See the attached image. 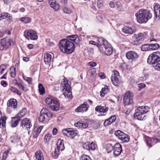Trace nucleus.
Returning <instances> with one entry per match:
<instances>
[{"label":"nucleus","mask_w":160,"mask_h":160,"mask_svg":"<svg viewBox=\"0 0 160 160\" xmlns=\"http://www.w3.org/2000/svg\"><path fill=\"white\" fill-rule=\"evenodd\" d=\"M88 126V124L87 122L82 123L81 124V128H86Z\"/></svg>","instance_id":"57"},{"label":"nucleus","mask_w":160,"mask_h":160,"mask_svg":"<svg viewBox=\"0 0 160 160\" xmlns=\"http://www.w3.org/2000/svg\"><path fill=\"white\" fill-rule=\"evenodd\" d=\"M160 142V140L156 138H150L147 137L146 138V143L148 146L150 148L153 145Z\"/></svg>","instance_id":"17"},{"label":"nucleus","mask_w":160,"mask_h":160,"mask_svg":"<svg viewBox=\"0 0 160 160\" xmlns=\"http://www.w3.org/2000/svg\"><path fill=\"white\" fill-rule=\"evenodd\" d=\"M51 135L50 134H47L46 135L44 138V141L45 142H48L51 137Z\"/></svg>","instance_id":"55"},{"label":"nucleus","mask_w":160,"mask_h":160,"mask_svg":"<svg viewBox=\"0 0 160 160\" xmlns=\"http://www.w3.org/2000/svg\"><path fill=\"white\" fill-rule=\"evenodd\" d=\"M89 144L90 142H87L85 143L82 144V147L84 149L89 150Z\"/></svg>","instance_id":"48"},{"label":"nucleus","mask_w":160,"mask_h":160,"mask_svg":"<svg viewBox=\"0 0 160 160\" xmlns=\"http://www.w3.org/2000/svg\"><path fill=\"white\" fill-rule=\"evenodd\" d=\"M7 68V66L5 64H2L0 66V75H2L4 72L5 70Z\"/></svg>","instance_id":"43"},{"label":"nucleus","mask_w":160,"mask_h":160,"mask_svg":"<svg viewBox=\"0 0 160 160\" xmlns=\"http://www.w3.org/2000/svg\"><path fill=\"white\" fill-rule=\"evenodd\" d=\"M1 84L3 86L5 87L8 85L7 82L5 81H2L1 82Z\"/></svg>","instance_id":"61"},{"label":"nucleus","mask_w":160,"mask_h":160,"mask_svg":"<svg viewBox=\"0 0 160 160\" xmlns=\"http://www.w3.org/2000/svg\"><path fill=\"white\" fill-rule=\"evenodd\" d=\"M62 10L65 13L67 14H70L72 12L71 10L66 7H64L63 8Z\"/></svg>","instance_id":"46"},{"label":"nucleus","mask_w":160,"mask_h":160,"mask_svg":"<svg viewBox=\"0 0 160 160\" xmlns=\"http://www.w3.org/2000/svg\"><path fill=\"white\" fill-rule=\"evenodd\" d=\"M89 108V105L86 102H84L83 104L78 107L75 109V111L77 112H86Z\"/></svg>","instance_id":"18"},{"label":"nucleus","mask_w":160,"mask_h":160,"mask_svg":"<svg viewBox=\"0 0 160 160\" xmlns=\"http://www.w3.org/2000/svg\"><path fill=\"white\" fill-rule=\"evenodd\" d=\"M141 50L142 51L150 50V44H144L142 45L141 47Z\"/></svg>","instance_id":"37"},{"label":"nucleus","mask_w":160,"mask_h":160,"mask_svg":"<svg viewBox=\"0 0 160 160\" xmlns=\"http://www.w3.org/2000/svg\"><path fill=\"white\" fill-rule=\"evenodd\" d=\"M10 90L12 92L17 93L19 95H20L21 94V93L15 87H11L10 88Z\"/></svg>","instance_id":"45"},{"label":"nucleus","mask_w":160,"mask_h":160,"mask_svg":"<svg viewBox=\"0 0 160 160\" xmlns=\"http://www.w3.org/2000/svg\"><path fill=\"white\" fill-rule=\"evenodd\" d=\"M35 157L36 160H44L43 154L42 152L39 150L36 152Z\"/></svg>","instance_id":"30"},{"label":"nucleus","mask_w":160,"mask_h":160,"mask_svg":"<svg viewBox=\"0 0 160 160\" xmlns=\"http://www.w3.org/2000/svg\"><path fill=\"white\" fill-rule=\"evenodd\" d=\"M61 88L63 91V94L65 98H70L72 94L70 92L71 88L68 83V80L63 79V83H61Z\"/></svg>","instance_id":"5"},{"label":"nucleus","mask_w":160,"mask_h":160,"mask_svg":"<svg viewBox=\"0 0 160 160\" xmlns=\"http://www.w3.org/2000/svg\"><path fill=\"white\" fill-rule=\"evenodd\" d=\"M118 139L120 140L123 143H127L130 140L128 135L124 132L122 134Z\"/></svg>","instance_id":"28"},{"label":"nucleus","mask_w":160,"mask_h":160,"mask_svg":"<svg viewBox=\"0 0 160 160\" xmlns=\"http://www.w3.org/2000/svg\"><path fill=\"white\" fill-rule=\"evenodd\" d=\"M7 104L8 107H11L15 109L17 108V102L16 99L11 98L8 102Z\"/></svg>","instance_id":"24"},{"label":"nucleus","mask_w":160,"mask_h":160,"mask_svg":"<svg viewBox=\"0 0 160 160\" xmlns=\"http://www.w3.org/2000/svg\"><path fill=\"white\" fill-rule=\"evenodd\" d=\"M122 151L121 145L119 143H117L114 145L113 154L116 156L120 155Z\"/></svg>","instance_id":"19"},{"label":"nucleus","mask_w":160,"mask_h":160,"mask_svg":"<svg viewBox=\"0 0 160 160\" xmlns=\"http://www.w3.org/2000/svg\"><path fill=\"white\" fill-rule=\"evenodd\" d=\"M97 4L99 8H102L103 7V4L102 0H98L97 2Z\"/></svg>","instance_id":"54"},{"label":"nucleus","mask_w":160,"mask_h":160,"mask_svg":"<svg viewBox=\"0 0 160 160\" xmlns=\"http://www.w3.org/2000/svg\"><path fill=\"white\" fill-rule=\"evenodd\" d=\"M7 19L8 21L10 22L12 19L11 14L7 12H2L0 14V21Z\"/></svg>","instance_id":"20"},{"label":"nucleus","mask_w":160,"mask_h":160,"mask_svg":"<svg viewBox=\"0 0 160 160\" xmlns=\"http://www.w3.org/2000/svg\"><path fill=\"white\" fill-rule=\"evenodd\" d=\"M114 146H113L112 144H108L107 146V150L108 153L111 152L114 150Z\"/></svg>","instance_id":"44"},{"label":"nucleus","mask_w":160,"mask_h":160,"mask_svg":"<svg viewBox=\"0 0 160 160\" xmlns=\"http://www.w3.org/2000/svg\"><path fill=\"white\" fill-rule=\"evenodd\" d=\"M150 50H157L159 48V45L157 43L150 44Z\"/></svg>","instance_id":"42"},{"label":"nucleus","mask_w":160,"mask_h":160,"mask_svg":"<svg viewBox=\"0 0 160 160\" xmlns=\"http://www.w3.org/2000/svg\"><path fill=\"white\" fill-rule=\"evenodd\" d=\"M149 109L148 106L138 107L135 110L134 115V118L139 120H143L145 116V114L149 111Z\"/></svg>","instance_id":"4"},{"label":"nucleus","mask_w":160,"mask_h":160,"mask_svg":"<svg viewBox=\"0 0 160 160\" xmlns=\"http://www.w3.org/2000/svg\"><path fill=\"white\" fill-rule=\"evenodd\" d=\"M12 42L13 39L11 38H5L0 40V50L9 48Z\"/></svg>","instance_id":"10"},{"label":"nucleus","mask_w":160,"mask_h":160,"mask_svg":"<svg viewBox=\"0 0 160 160\" xmlns=\"http://www.w3.org/2000/svg\"><path fill=\"white\" fill-rule=\"evenodd\" d=\"M154 67V68L156 70L158 71H160V60L157 63L153 66Z\"/></svg>","instance_id":"52"},{"label":"nucleus","mask_w":160,"mask_h":160,"mask_svg":"<svg viewBox=\"0 0 160 160\" xmlns=\"http://www.w3.org/2000/svg\"><path fill=\"white\" fill-rule=\"evenodd\" d=\"M51 7L54 9L55 11H58L59 9V5L56 3V2H52L50 4Z\"/></svg>","instance_id":"41"},{"label":"nucleus","mask_w":160,"mask_h":160,"mask_svg":"<svg viewBox=\"0 0 160 160\" xmlns=\"http://www.w3.org/2000/svg\"><path fill=\"white\" fill-rule=\"evenodd\" d=\"M21 119L20 117H19L17 115L16 117L12 118L11 127L12 128L16 127L18 125Z\"/></svg>","instance_id":"25"},{"label":"nucleus","mask_w":160,"mask_h":160,"mask_svg":"<svg viewBox=\"0 0 160 160\" xmlns=\"http://www.w3.org/2000/svg\"><path fill=\"white\" fill-rule=\"evenodd\" d=\"M112 83L115 86H117L119 83L120 76L119 73L117 71H114L111 78Z\"/></svg>","instance_id":"13"},{"label":"nucleus","mask_w":160,"mask_h":160,"mask_svg":"<svg viewBox=\"0 0 160 160\" xmlns=\"http://www.w3.org/2000/svg\"><path fill=\"white\" fill-rule=\"evenodd\" d=\"M136 19L139 23H145L152 17L150 12L147 9H141L137 12L135 14Z\"/></svg>","instance_id":"2"},{"label":"nucleus","mask_w":160,"mask_h":160,"mask_svg":"<svg viewBox=\"0 0 160 160\" xmlns=\"http://www.w3.org/2000/svg\"><path fill=\"white\" fill-rule=\"evenodd\" d=\"M23 79L29 84H31L32 82V79L30 78H28L26 77H23Z\"/></svg>","instance_id":"56"},{"label":"nucleus","mask_w":160,"mask_h":160,"mask_svg":"<svg viewBox=\"0 0 160 160\" xmlns=\"http://www.w3.org/2000/svg\"><path fill=\"white\" fill-rule=\"evenodd\" d=\"M145 86V84L143 83H140L138 84V87L139 89L143 88Z\"/></svg>","instance_id":"58"},{"label":"nucleus","mask_w":160,"mask_h":160,"mask_svg":"<svg viewBox=\"0 0 160 160\" xmlns=\"http://www.w3.org/2000/svg\"><path fill=\"white\" fill-rule=\"evenodd\" d=\"M67 39L70 41L76 44H78L80 41V37H79L77 35H73L70 36H68L67 37Z\"/></svg>","instance_id":"21"},{"label":"nucleus","mask_w":160,"mask_h":160,"mask_svg":"<svg viewBox=\"0 0 160 160\" xmlns=\"http://www.w3.org/2000/svg\"><path fill=\"white\" fill-rule=\"evenodd\" d=\"M52 112L46 108H43L40 112L38 118L39 121L43 122L48 118H52Z\"/></svg>","instance_id":"8"},{"label":"nucleus","mask_w":160,"mask_h":160,"mask_svg":"<svg viewBox=\"0 0 160 160\" xmlns=\"http://www.w3.org/2000/svg\"><path fill=\"white\" fill-rule=\"evenodd\" d=\"M98 76L102 78H104L105 77L104 73L102 72L99 73H98Z\"/></svg>","instance_id":"62"},{"label":"nucleus","mask_w":160,"mask_h":160,"mask_svg":"<svg viewBox=\"0 0 160 160\" xmlns=\"http://www.w3.org/2000/svg\"><path fill=\"white\" fill-rule=\"evenodd\" d=\"M31 122V120L29 118H25L21 121L20 126L23 129H26L27 130H29L32 126Z\"/></svg>","instance_id":"14"},{"label":"nucleus","mask_w":160,"mask_h":160,"mask_svg":"<svg viewBox=\"0 0 160 160\" xmlns=\"http://www.w3.org/2000/svg\"><path fill=\"white\" fill-rule=\"evenodd\" d=\"M21 88V89L22 90L25 91H26L27 90V89L26 88V87H24L23 85H22V84L20 85V87L19 88Z\"/></svg>","instance_id":"64"},{"label":"nucleus","mask_w":160,"mask_h":160,"mask_svg":"<svg viewBox=\"0 0 160 160\" xmlns=\"http://www.w3.org/2000/svg\"><path fill=\"white\" fill-rule=\"evenodd\" d=\"M9 151L8 150L3 152L2 153V160H6L7 159Z\"/></svg>","instance_id":"47"},{"label":"nucleus","mask_w":160,"mask_h":160,"mask_svg":"<svg viewBox=\"0 0 160 160\" xmlns=\"http://www.w3.org/2000/svg\"><path fill=\"white\" fill-rule=\"evenodd\" d=\"M109 90L108 86L105 87L104 88H102V91H100V95L102 97L104 96V95L107 93L108 92Z\"/></svg>","instance_id":"39"},{"label":"nucleus","mask_w":160,"mask_h":160,"mask_svg":"<svg viewBox=\"0 0 160 160\" xmlns=\"http://www.w3.org/2000/svg\"><path fill=\"white\" fill-rule=\"evenodd\" d=\"M27 109L26 108H23L22 110L17 115L19 117H20L21 119L22 117L25 116L27 113Z\"/></svg>","instance_id":"35"},{"label":"nucleus","mask_w":160,"mask_h":160,"mask_svg":"<svg viewBox=\"0 0 160 160\" xmlns=\"http://www.w3.org/2000/svg\"><path fill=\"white\" fill-rule=\"evenodd\" d=\"M38 87L40 94L43 95L45 93V90L42 85L41 83H39L38 84Z\"/></svg>","instance_id":"40"},{"label":"nucleus","mask_w":160,"mask_h":160,"mask_svg":"<svg viewBox=\"0 0 160 160\" xmlns=\"http://www.w3.org/2000/svg\"><path fill=\"white\" fill-rule=\"evenodd\" d=\"M89 150H94L96 149V145L93 143V142H92L90 144H89Z\"/></svg>","instance_id":"51"},{"label":"nucleus","mask_w":160,"mask_h":160,"mask_svg":"<svg viewBox=\"0 0 160 160\" xmlns=\"http://www.w3.org/2000/svg\"><path fill=\"white\" fill-rule=\"evenodd\" d=\"M45 102L52 110L55 111L59 110L60 104L58 100H53L50 98H47L46 99Z\"/></svg>","instance_id":"6"},{"label":"nucleus","mask_w":160,"mask_h":160,"mask_svg":"<svg viewBox=\"0 0 160 160\" xmlns=\"http://www.w3.org/2000/svg\"><path fill=\"white\" fill-rule=\"evenodd\" d=\"M82 123V122H77L75 123L74 125L76 127L81 128Z\"/></svg>","instance_id":"60"},{"label":"nucleus","mask_w":160,"mask_h":160,"mask_svg":"<svg viewBox=\"0 0 160 160\" xmlns=\"http://www.w3.org/2000/svg\"><path fill=\"white\" fill-rule=\"evenodd\" d=\"M42 128V127L41 126L38 128H35L34 130V132L33 135V137L34 138H37L39 133Z\"/></svg>","instance_id":"29"},{"label":"nucleus","mask_w":160,"mask_h":160,"mask_svg":"<svg viewBox=\"0 0 160 160\" xmlns=\"http://www.w3.org/2000/svg\"><path fill=\"white\" fill-rule=\"evenodd\" d=\"M126 56L127 58L131 62L135 61L138 57V54L133 51L128 52H127Z\"/></svg>","instance_id":"15"},{"label":"nucleus","mask_w":160,"mask_h":160,"mask_svg":"<svg viewBox=\"0 0 160 160\" xmlns=\"http://www.w3.org/2000/svg\"><path fill=\"white\" fill-rule=\"evenodd\" d=\"M116 119L115 116H112L108 119L106 120L104 122V125L105 126H108L113 123Z\"/></svg>","instance_id":"26"},{"label":"nucleus","mask_w":160,"mask_h":160,"mask_svg":"<svg viewBox=\"0 0 160 160\" xmlns=\"http://www.w3.org/2000/svg\"><path fill=\"white\" fill-rule=\"evenodd\" d=\"M60 150H61L57 147L55 148L54 153L52 154V157L56 159L58 158L60 154L59 151Z\"/></svg>","instance_id":"34"},{"label":"nucleus","mask_w":160,"mask_h":160,"mask_svg":"<svg viewBox=\"0 0 160 160\" xmlns=\"http://www.w3.org/2000/svg\"><path fill=\"white\" fill-rule=\"evenodd\" d=\"M88 65L92 67H95L96 65L97 64L95 62H91L88 63Z\"/></svg>","instance_id":"59"},{"label":"nucleus","mask_w":160,"mask_h":160,"mask_svg":"<svg viewBox=\"0 0 160 160\" xmlns=\"http://www.w3.org/2000/svg\"><path fill=\"white\" fill-rule=\"evenodd\" d=\"M154 11L156 19L158 20L160 18V5L159 4L157 3L155 5Z\"/></svg>","instance_id":"23"},{"label":"nucleus","mask_w":160,"mask_h":160,"mask_svg":"<svg viewBox=\"0 0 160 160\" xmlns=\"http://www.w3.org/2000/svg\"><path fill=\"white\" fill-rule=\"evenodd\" d=\"M122 31L126 34H132L135 32L136 31L134 28L125 26L122 29Z\"/></svg>","instance_id":"22"},{"label":"nucleus","mask_w":160,"mask_h":160,"mask_svg":"<svg viewBox=\"0 0 160 160\" xmlns=\"http://www.w3.org/2000/svg\"><path fill=\"white\" fill-rule=\"evenodd\" d=\"M132 44L134 45H139L141 44L144 40V34L139 32L138 34H134L132 37Z\"/></svg>","instance_id":"9"},{"label":"nucleus","mask_w":160,"mask_h":160,"mask_svg":"<svg viewBox=\"0 0 160 160\" xmlns=\"http://www.w3.org/2000/svg\"><path fill=\"white\" fill-rule=\"evenodd\" d=\"M108 110V108L106 106H98L95 108V110L96 111L100 112L105 113Z\"/></svg>","instance_id":"27"},{"label":"nucleus","mask_w":160,"mask_h":160,"mask_svg":"<svg viewBox=\"0 0 160 160\" xmlns=\"http://www.w3.org/2000/svg\"><path fill=\"white\" fill-rule=\"evenodd\" d=\"M159 61H160V52L157 51L153 52L149 55L147 62L148 63L152 64L153 66Z\"/></svg>","instance_id":"7"},{"label":"nucleus","mask_w":160,"mask_h":160,"mask_svg":"<svg viewBox=\"0 0 160 160\" xmlns=\"http://www.w3.org/2000/svg\"><path fill=\"white\" fill-rule=\"evenodd\" d=\"M123 133V132L121 131L120 130H117L115 132L114 134L118 138H119L122 134Z\"/></svg>","instance_id":"53"},{"label":"nucleus","mask_w":160,"mask_h":160,"mask_svg":"<svg viewBox=\"0 0 160 160\" xmlns=\"http://www.w3.org/2000/svg\"><path fill=\"white\" fill-rule=\"evenodd\" d=\"M59 45L61 51L63 53L67 54L72 53L75 49L73 42L68 40V39H63L60 40Z\"/></svg>","instance_id":"1"},{"label":"nucleus","mask_w":160,"mask_h":160,"mask_svg":"<svg viewBox=\"0 0 160 160\" xmlns=\"http://www.w3.org/2000/svg\"><path fill=\"white\" fill-rule=\"evenodd\" d=\"M70 129H66L62 130V133L67 136L71 138H73L78 133V132L77 130H70Z\"/></svg>","instance_id":"16"},{"label":"nucleus","mask_w":160,"mask_h":160,"mask_svg":"<svg viewBox=\"0 0 160 160\" xmlns=\"http://www.w3.org/2000/svg\"><path fill=\"white\" fill-rule=\"evenodd\" d=\"M64 142L63 140L61 141V140L59 139L56 144L57 145V147L60 149L61 151H62L65 149V147L64 143L62 142Z\"/></svg>","instance_id":"32"},{"label":"nucleus","mask_w":160,"mask_h":160,"mask_svg":"<svg viewBox=\"0 0 160 160\" xmlns=\"http://www.w3.org/2000/svg\"><path fill=\"white\" fill-rule=\"evenodd\" d=\"M80 160H91L89 156L83 155L80 158Z\"/></svg>","instance_id":"50"},{"label":"nucleus","mask_w":160,"mask_h":160,"mask_svg":"<svg viewBox=\"0 0 160 160\" xmlns=\"http://www.w3.org/2000/svg\"><path fill=\"white\" fill-rule=\"evenodd\" d=\"M109 6L111 8H114L115 7L114 3L113 2H110L109 4Z\"/></svg>","instance_id":"63"},{"label":"nucleus","mask_w":160,"mask_h":160,"mask_svg":"<svg viewBox=\"0 0 160 160\" xmlns=\"http://www.w3.org/2000/svg\"><path fill=\"white\" fill-rule=\"evenodd\" d=\"M98 41L101 43L100 50L104 52L107 55H110L112 54L113 52L112 47L110 44L108 43L107 41L103 38L100 37L98 38Z\"/></svg>","instance_id":"3"},{"label":"nucleus","mask_w":160,"mask_h":160,"mask_svg":"<svg viewBox=\"0 0 160 160\" xmlns=\"http://www.w3.org/2000/svg\"><path fill=\"white\" fill-rule=\"evenodd\" d=\"M11 76L13 78H15L16 76V69L14 66H12L10 68Z\"/></svg>","instance_id":"36"},{"label":"nucleus","mask_w":160,"mask_h":160,"mask_svg":"<svg viewBox=\"0 0 160 160\" xmlns=\"http://www.w3.org/2000/svg\"><path fill=\"white\" fill-rule=\"evenodd\" d=\"M24 35L28 39L35 40L38 38L36 32L32 30L25 31L24 32Z\"/></svg>","instance_id":"12"},{"label":"nucleus","mask_w":160,"mask_h":160,"mask_svg":"<svg viewBox=\"0 0 160 160\" xmlns=\"http://www.w3.org/2000/svg\"><path fill=\"white\" fill-rule=\"evenodd\" d=\"M52 59V56L49 53H46L44 56V59L45 63L46 64H48L51 62Z\"/></svg>","instance_id":"31"},{"label":"nucleus","mask_w":160,"mask_h":160,"mask_svg":"<svg viewBox=\"0 0 160 160\" xmlns=\"http://www.w3.org/2000/svg\"><path fill=\"white\" fill-rule=\"evenodd\" d=\"M98 43L91 40L89 41V43L91 44L96 45L100 49V48L101 47V43L100 42H99L98 41Z\"/></svg>","instance_id":"49"},{"label":"nucleus","mask_w":160,"mask_h":160,"mask_svg":"<svg viewBox=\"0 0 160 160\" xmlns=\"http://www.w3.org/2000/svg\"><path fill=\"white\" fill-rule=\"evenodd\" d=\"M20 21L25 23H29L31 21V18L28 17H22L20 18Z\"/></svg>","instance_id":"38"},{"label":"nucleus","mask_w":160,"mask_h":160,"mask_svg":"<svg viewBox=\"0 0 160 160\" xmlns=\"http://www.w3.org/2000/svg\"><path fill=\"white\" fill-rule=\"evenodd\" d=\"M133 95L130 92H127L123 96V102L125 105H128L133 103Z\"/></svg>","instance_id":"11"},{"label":"nucleus","mask_w":160,"mask_h":160,"mask_svg":"<svg viewBox=\"0 0 160 160\" xmlns=\"http://www.w3.org/2000/svg\"><path fill=\"white\" fill-rule=\"evenodd\" d=\"M20 138L18 137V135L15 134L11 136L10 140L12 143H16L19 142Z\"/></svg>","instance_id":"33"}]
</instances>
